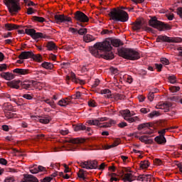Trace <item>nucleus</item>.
<instances>
[{
  "label": "nucleus",
  "mask_w": 182,
  "mask_h": 182,
  "mask_svg": "<svg viewBox=\"0 0 182 182\" xmlns=\"http://www.w3.org/2000/svg\"><path fill=\"white\" fill-rule=\"evenodd\" d=\"M112 45L114 46V48H119V46H123V42L117 38H107L102 43H97L94 45L95 53L100 55V52H102L100 55L101 58L107 60H112V59L114 58V54H113L112 51Z\"/></svg>",
  "instance_id": "f257e3e1"
},
{
  "label": "nucleus",
  "mask_w": 182,
  "mask_h": 182,
  "mask_svg": "<svg viewBox=\"0 0 182 182\" xmlns=\"http://www.w3.org/2000/svg\"><path fill=\"white\" fill-rule=\"evenodd\" d=\"M127 7L121 6V9H112L109 13V16L115 22H127L129 21V14L124 11Z\"/></svg>",
  "instance_id": "f03ea898"
},
{
  "label": "nucleus",
  "mask_w": 182,
  "mask_h": 182,
  "mask_svg": "<svg viewBox=\"0 0 182 182\" xmlns=\"http://www.w3.org/2000/svg\"><path fill=\"white\" fill-rule=\"evenodd\" d=\"M119 55L128 60H139L140 59V53L133 48H122L118 49Z\"/></svg>",
  "instance_id": "7ed1b4c3"
},
{
  "label": "nucleus",
  "mask_w": 182,
  "mask_h": 182,
  "mask_svg": "<svg viewBox=\"0 0 182 182\" xmlns=\"http://www.w3.org/2000/svg\"><path fill=\"white\" fill-rule=\"evenodd\" d=\"M149 25L155 29H158V31H164V29L170 31L171 29L170 25L159 21L156 16L151 17V19L149 21Z\"/></svg>",
  "instance_id": "20e7f679"
},
{
  "label": "nucleus",
  "mask_w": 182,
  "mask_h": 182,
  "mask_svg": "<svg viewBox=\"0 0 182 182\" xmlns=\"http://www.w3.org/2000/svg\"><path fill=\"white\" fill-rule=\"evenodd\" d=\"M121 116L128 122V123H134V122H140V118L139 117H132L134 116V112H130L129 109L121 110L119 111Z\"/></svg>",
  "instance_id": "39448f33"
},
{
  "label": "nucleus",
  "mask_w": 182,
  "mask_h": 182,
  "mask_svg": "<svg viewBox=\"0 0 182 182\" xmlns=\"http://www.w3.org/2000/svg\"><path fill=\"white\" fill-rule=\"evenodd\" d=\"M156 42H168V43H180L182 38L180 37H168L167 36H159Z\"/></svg>",
  "instance_id": "423d86ee"
},
{
  "label": "nucleus",
  "mask_w": 182,
  "mask_h": 182,
  "mask_svg": "<svg viewBox=\"0 0 182 182\" xmlns=\"http://www.w3.org/2000/svg\"><path fill=\"white\" fill-rule=\"evenodd\" d=\"M82 168H86L87 170H93L97 168V161L88 160L85 161L78 162Z\"/></svg>",
  "instance_id": "0eeeda50"
},
{
  "label": "nucleus",
  "mask_w": 182,
  "mask_h": 182,
  "mask_svg": "<svg viewBox=\"0 0 182 182\" xmlns=\"http://www.w3.org/2000/svg\"><path fill=\"white\" fill-rule=\"evenodd\" d=\"M25 33L26 35L31 36L33 39H39L40 38L45 39L46 38V35L42 33H36V30L33 28H26Z\"/></svg>",
  "instance_id": "6e6552de"
},
{
  "label": "nucleus",
  "mask_w": 182,
  "mask_h": 182,
  "mask_svg": "<svg viewBox=\"0 0 182 182\" xmlns=\"http://www.w3.org/2000/svg\"><path fill=\"white\" fill-rule=\"evenodd\" d=\"M166 130H168V129H161L159 132L160 135L155 137L154 140L158 144H166V143H167V140L166 139V137H164Z\"/></svg>",
  "instance_id": "1a4fd4ad"
},
{
  "label": "nucleus",
  "mask_w": 182,
  "mask_h": 182,
  "mask_svg": "<svg viewBox=\"0 0 182 182\" xmlns=\"http://www.w3.org/2000/svg\"><path fill=\"white\" fill-rule=\"evenodd\" d=\"M54 19L55 21V23L60 25V23H63L65 22H71L72 18L70 17H68L63 14H56L54 16Z\"/></svg>",
  "instance_id": "9d476101"
},
{
  "label": "nucleus",
  "mask_w": 182,
  "mask_h": 182,
  "mask_svg": "<svg viewBox=\"0 0 182 182\" xmlns=\"http://www.w3.org/2000/svg\"><path fill=\"white\" fill-rule=\"evenodd\" d=\"M74 18L76 21H79V22L86 23L89 22V17L85 14V13L77 11L74 14Z\"/></svg>",
  "instance_id": "9b49d317"
},
{
  "label": "nucleus",
  "mask_w": 182,
  "mask_h": 182,
  "mask_svg": "<svg viewBox=\"0 0 182 182\" xmlns=\"http://www.w3.org/2000/svg\"><path fill=\"white\" fill-rule=\"evenodd\" d=\"M172 105L170 102H159V105L156 106V109H161L164 110L165 112H170V107Z\"/></svg>",
  "instance_id": "f8f14e48"
},
{
  "label": "nucleus",
  "mask_w": 182,
  "mask_h": 182,
  "mask_svg": "<svg viewBox=\"0 0 182 182\" xmlns=\"http://www.w3.org/2000/svg\"><path fill=\"white\" fill-rule=\"evenodd\" d=\"M107 120V117H101L97 119H90L87 121V123L90 126H98V127H100V124H102L100 122H106Z\"/></svg>",
  "instance_id": "ddd939ff"
},
{
  "label": "nucleus",
  "mask_w": 182,
  "mask_h": 182,
  "mask_svg": "<svg viewBox=\"0 0 182 182\" xmlns=\"http://www.w3.org/2000/svg\"><path fill=\"white\" fill-rule=\"evenodd\" d=\"M149 127H150L149 123L141 124L138 126V130H143V129H144L145 130L147 129L146 132H144V134H153V133H154V131H150Z\"/></svg>",
  "instance_id": "4468645a"
},
{
  "label": "nucleus",
  "mask_w": 182,
  "mask_h": 182,
  "mask_svg": "<svg viewBox=\"0 0 182 182\" xmlns=\"http://www.w3.org/2000/svg\"><path fill=\"white\" fill-rule=\"evenodd\" d=\"M20 86H21L22 89H26V90H32V87H33V81H21Z\"/></svg>",
  "instance_id": "2eb2a0df"
},
{
  "label": "nucleus",
  "mask_w": 182,
  "mask_h": 182,
  "mask_svg": "<svg viewBox=\"0 0 182 182\" xmlns=\"http://www.w3.org/2000/svg\"><path fill=\"white\" fill-rule=\"evenodd\" d=\"M71 102H72V98L65 97L59 100L58 102V105L61 107H66V106L70 105Z\"/></svg>",
  "instance_id": "dca6fc26"
},
{
  "label": "nucleus",
  "mask_w": 182,
  "mask_h": 182,
  "mask_svg": "<svg viewBox=\"0 0 182 182\" xmlns=\"http://www.w3.org/2000/svg\"><path fill=\"white\" fill-rule=\"evenodd\" d=\"M32 56H33V53L32 51H23L18 55V59H29V58H32Z\"/></svg>",
  "instance_id": "f3484780"
},
{
  "label": "nucleus",
  "mask_w": 182,
  "mask_h": 182,
  "mask_svg": "<svg viewBox=\"0 0 182 182\" xmlns=\"http://www.w3.org/2000/svg\"><path fill=\"white\" fill-rule=\"evenodd\" d=\"M7 85L12 89H20L21 80H12L7 82Z\"/></svg>",
  "instance_id": "a211bd4d"
},
{
  "label": "nucleus",
  "mask_w": 182,
  "mask_h": 182,
  "mask_svg": "<svg viewBox=\"0 0 182 182\" xmlns=\"http://www.w3.org/2000/svg\"><path fill=\"white\" fill-rule=\"evenodd\" d=\"M124 182H132L134 181V180H136V176H134L133 175V173H124V178H122Z\"/></svg>",
  "instance_id": "6ab92c4d"
},
{
  "label": "nucleus",
  "mask_w": 182,
  "mask_h": 182,
  "mask_svg": "<svg viewBox=\"0 0 182 182\" xmlns=\"http://www.w3.org/2000/svg\"><path fill=\"white\" fill-rule=\"evenodd\" d=\"M14 73L17 75H29L31 70L28 69L16 68L13 70Z\"/></svg>",
  "instance_id": "aec40b11"
},
{
  "label": "nucleus",
  "mask_w": 182,
  "mask_h": 182,
  "mask_svg": "<svg viewBox=\"0 0 182 182\" xmlns=\"http://www.w3.org/2000/svg\"><path fill=\"white\" fill-rule=\"evenodd\" d=\"M138 181H146L150 182L151 181V175L146 174V175H140L137 177Z\"/></svg>",
  "instance_id": "412c9836"
},
{
  "label": "nucleus",
  "mask_w": 182,
  "mask_h": 182,
  "mask_svg": "<svg viewBox=\"0 0 182 182\" xmlns=\"http://www.w3.org/2000/svg\"><path fill=\"white\" fill-rule=\"evenodd\" d=\"M23 177L27 182H39L38 178L31 174H23Z\"/></svg>",
  "instance_id": "4be33fe9"
},
{
  "label": "nucleus",
  "mask_w": 182,
  "mask_h": 182,
  "mask_svg": "<svg viewBox=\"0 0 182 182\" xmlns=\"http://www.w3.org/2000/svg\"><path fill=\"white\" fill-rule=\"evenodd\" d=\"M85 141V139L80 138H71L67 140V143H70L71 144H80Z\"/></svg>",
  "instance_id": "5701e85b"
},
{
  "label": "nucleus",
  "mask_w": 182,
  "mask_h": 182,
  "mask_svg": "<svg viewBox=\"0 0 182 182\" xmlns=\"http://www.w3.org/2000/svg\"><path fill=\"white\" fill-rule=\"evenodd\" d=\"M149 137L150 136L147 135L141 136V137H139V140L140 141H141L142 143H145L146 144H152L154 141L151 139H149Z\"/></svg>",
  "instance_id": "b1692460"
},
{
  "label": "nucleus",
  "mask_w": 182,
  "mask_h": 182,
  "mask_svg": "<svg viewBox=\"0 0 182 182\" xmlns=\"http://www.w3.org/2000/svg\"><path fill=\"white\" fill-rule=\"evenodd\" d=\"M21 26H18L14 23H6L5 24V29L6 31H14V29H19Z\"/></svg>",
  "instance_id": "393cba45"
},
{
  "label": "nucleus",
  "mask_w": 182,
  "mask_h": 182,
  "mask_svg": "<svg viewBox=\"0 0 182 182\" xmlns=\"http://www.w3.org/2000/svg\"><path fill=\"white\" fill-rule=\"evenodd\" d=\"M120 144V139H117L114 141L113 144L111 145H105L104 146V150H109V149H113V147H117Z\"/></svg>",
  "instance_id": "a878e982"
},
{
  "label": "nucleus",
  "mask_w": 182,
  "mask_h": 182,
  "mask_svg": "<svg viewBox=\"0 0 182 182\" xmlns=\"http://www.w3.org/2000/svg\"><path fill=\"white\" fill-rule=\"evenodd\" d=\"M1 76L6 80H12L15 77V75L10 73H3L1 74Z\"/></svg>",
  "instance_id": "bb28decb"
},
{
  "label": "nucleus",
  "mask_w": 182,
  "mask_h": 182,
  "mask_svg": "<svg viewBox=\"0 0 182 182\" xmlns=\"http://www.w3.org/2000/svg\"><path fill=\"white\" fill-rule=\"evenodd\" d=\"M51 120L52 118L49 115H46L40 119L39 122L40 123H43V124H48Z\"/></svg>",
  "instance_id": "cd10ccee"
},
{
  "label": "nucleus",
  "mask_w": 182,
  "mask_h": 182,
  "mask_svg": "<svg viewBox=\"0 0 182 182\" xmlns=\"http://www.w3.org/2000/svg\"><path fill=\"white\" fill-rule=\"evenodd\" d=\"M46 48H48V50H56V49H58L56 44H55L53 41L47 43Z\"/></svg>",
  "instance_id": "c85d7f7f"
},
{
  "label": "nucleus",
  "mask_w": 182,
  "mask_h": 182,
  "mask_svg": "<svg viewBox=\"0 0 182 182\" xmlns=\"http://www.w3.org/2000/svg\"><path fill=\"white\" fill-rule=\"evenodd\" d=\"M112 124H116V122L113 119H110L109 122H105L104 124L101 123L100 127L106 129L107 127H111Z\"/></svg>",
  "instance_id": "c756f323"
},
{
  "label": "nucleus",
  "mask_w": 182,
  "mask_h": 182,
  "mask_svg": "<svg viewBox=\"0 0 182 182\" xmlns=\"http://www.w3.org/2000/svg\"><path fill=\"white\" fill-rule=\"evenodd\" d=\"M132 28L134 31H140L141 29V21H138L132 23Z\"/></svg>",
  "instance_id": "7c9ffc66"
},
{
  "label": "nucleus",
  "mask_w": 182,
  "mask_h": 182,
  "mask_svg": "<svg viewBox=\"0 0 182 182\" xmlns=\"http://www.w3.org/2000/svg\"><path fill=\"white\" fill-rule=\"evenodd\" d=\"M73 129L75 132H80V130H86V126L82 124H79L73 126Z\"/></svg>",
  "instance_id": "2f4dec72"
},
{
  "label": "nucleus",
  "mask_w": 182,
  "mask_h": 182,
  "mask_svg": "<svg viewBox=\"0 0 182 182\" xmlns=\"http://www.w3.org/2000/svg\"><path fill=\"white\" fill-rule=\"evenodd\" d=\"M84 41L86 42L87 43H89V42H93L95 41V37L90 34H87L84 36L83 37Z\"/></svg>",
  "instance_id": "473e14b6"
},
{
  "label": "nucleus",
  "mask_w": 182,
  "mask_h": 182,
  "mask_svg": "<svg viewBox=\"0 0 182 182\" xmlns=\"http://www.w3.org/2000/svg\"><path fill=\"white\" fill-rule=\"evenodd\" d=\"M101 95H105V97L110 99V97H112V91H110L109 89L102 90Z\"/></svg>",
  "instance_id": "72a5a7b5"
},
{
  "label": "nucleus",
  "mask_w": 182,
  "mask_h": 182,
  "mask_svg": "<svg viewBox=\"0 0 182 182\" xmlns=\"http://www.w3.org/2000/svg\"><path fill=\"white\" fill-rule=\"evenodd\" d=\"M41 66H43L44 69H48L50 70H52V69H53V64L48 62L43 63Z\"/></svg>",
  "instance_id": "f704fd0d"
},
{
  "label": "nucleus",
  "mask_w": 182,
  "mask_h": 182,
  "mask_svg": "<svg viewBox=\"0 0 182 182\" xmlns=\"http://www.w3.org/2000/svg\"><path fill=\"white\" fill-rule=\"evenodd\" d=\"M139 166L141 168H148L150 166V162H149V161H141Z\"/></svg>",
  "instance_id": "c9c22d12"
},
{
  "label": "nucleus",
  "mask_w": 182,
  "mask_h": 182,
  "mask_svg": "<svg viewBox=\"0 0 182 182\" xmlns=\"http://www.w3.org/2000/svg\"><path fill=\"white\" fill-rule=\"evenodd\" d=\"M168 82H170V83H172L173 85H174V83L177 82V77H175L174 75H169L168 77Z\"/></svg>",
  "instance_id": "e433bc0d"
},
{
  "label": "nucleus",
  "mask_w": 182,
  "mask_h": 182,
  "mask_svg": "<svg viewBox=\"0 0 182 182\" xmlns=\"http://www.w3.org/2000/svg\"><path fill=\"white\" fill-rule=\"evenodd\" d=\"M31 58L33 59V60H36V62H42V55L39 54L35 55L33 53V55H31Z\"/></svg>",
  "instance_id": "4c0bfd02"
},
{
  "label": "nucleus",
  "mask_w": 182,
  "mask_h": 182,
  "mask_svg": "<svg viewBox=\"0 0 182 182\" xmlns=\"http://www.w3.org/2000/svg\"><path fill=\"white\" fill-rule=\"evenodd\" d=\"M33 21L35 22H40L41 23H43V22H45V18L43 17H39V16H33Z\"/></svg>",
  "instance_id": "58836bf2"
},
{
  "label": "nucleus",
  "mask_w": 182,
  "mask_h": 182,
  "mask_svg": "<svg viewBox=\"0 0 182 182\" xmlns=\"http://www.w3.org/2000/svg\"><path fill=\"white\" fill-rule=\"evenodd\" d=\"M126 99V96L122 94H116L114 95V100H124Z\"/></svg>",
  "instance_id": "ea45409f"
},
{
  "label": "nucleus",
  "mask_w": 182,
  "mask_h": 182,
  "mask_svg": "<svg viewBox=\"0 0 182 182\" xmlns=\"http://www.w3.org/2000/svg\"><path fill=\"white\" fill-rule=\"evenodd\" d=\"M43 102H45V103H47V105H49V106H50V107H52L53 109H55V107H56V105H55L54 101H50V100L46 99V100H44Z\"/></svg>",
  "instance_id": "a19ab883"
},
{
  "label": "nucleus",
  "mask_w": 182,
  "mask_h": 182,
  "mask_svg": "<svg viewBox=\"0 0 182 182\" xmlns=\"http://www.w3.org/2000/svg\"><path fill=\"white\" fill-rule=\"evenodd\" d=\"M158 116H160V112L157 111H154L149 114V117H151V119H153V117H158Z\"/></svg>",
  "instance_id": "79ce46f5"
},
{
  "label": "nucleus",
  "mask_w": 182,
  "mask_h": 182,
  "mask_svg": "<svg viewBox=\"0 0 182 182\" xmlns=\"http://www.w3.org/2000/svg\"><path fill=\"white\" fill-rule=\"evenodd\" d=\"M78 35H86L87 33V29L81 28L79 30H77Z\"/></svg>",
  "instance_id": "37998d69"
},
{
  "label": "nucleus",
  "mask_w": 182,
  "mask_h": 182,
  "mask_svg": "<svg viewBox=\"0 0 182 182\" xmlns=\"http://www.w3.org/2000/svg\"><path fill=\"white\" fill-rule=\"evenodd\" d=\"M80 173H78V174H77L79 178H82V180H83L84 181H86V177H85V170L80 169Z\"/></svg>",
  "instance_id": "c03bdc74"
},
{
  "label": "nucleus",
  "mask_w": 182,
  "mask_h": 182,
  "mask_svg": "<svg viewBox=\"0 0 182 182\" xmlns=\"http://www.w3.org/2000/svg\"><path fill=\"white\" fill-rule=\"evenodd\" d=\"M30 173H31V174H38V173H39L38 167L36 168V167L32 166L30 168Z\"/></svg>",
  "instance_id": "a18cd8bd"
},
{
  "label": "nucleus",
  "mask_w": 182,
  "mask_h": 182,
  "mask_svg": "<svg viewBox=\"0 0 182 182\" xmlns=\"http://www.w3.org/2000/svg\"><path fill=\"white\" fill-rule=\"evenodd\" d=\"M52 180H53V178L50 176H46L43 179H41L40 181L41 182H51Z\"/></svg>",
  "instance_id": "49530a36"
},
{
  "label": "nucleus",
  "mask_w": 182,
  "mask_h": 182,
  "mask_svg": "<svg viewBox=\"0 0 182 182\" xmlns=\"http://www.w3.org/2000/svg\"><path fill=\"white\" fill-rule=\"evenodd\" d=\"M161 62L163 65H170V61L166 58H161Z\"/></svg>",
  "instance_id": "de8ad7c7"
},
{
  "label": "nucleus",
  "mask_w": 182,
  "mask_h": 182,
  "mask_svg": "<svg viewBox=\"0 0 182 182\" xmlns=\"http://www.w3.org/2000/svg\"><path fill=\"white\" fill-rule=\"evenodd\" d=\"M70 78L72 79L73 82H75V83H77V78H76V75L75 73H70Z\"/></svg>",
  "instance_id": "09e8293b"
},
{
  "label": "nucleus",
  "mask_w": 182,
  "mask_h": 182,
  "mask_svg": "<svg viewBox=\"0 0 182 182\" xmlns=\"http://www.w3.org/2000/svg\"><path fill=\"white\" fill-rule=\"evenodd\" d=\"M22 97H23V99H26L27 100H32V99H33V97L29 94H24Z\"/></svg>",
  "instance_id": "8fccbe9b"
},
{
  "label": "nucleus",
  "mask_w": 182,
  "mask_h": 182,
  "mask_svg": "<svg viewBox=\"0 0 182 182\" xmlns=\"http://www.w3.org/2000/svg\"><path fill=\"white\" fill-rule=\"evenodd\" d=\"M88 106H90V107H96V102L95 100H91L88 101Z\"/></svg>",
  "instance_id": "3c124183"
},
{
  "label": "nucleus",
  "mask_w": 182,
  "mask_h": 182,
  "mask_svg": "<svg viewBox=\"0 0 182 182\" xmlns=\"http://www.w3.org/2000/svg\"><path fill=\"white\" fill-rule=\"evenodd\" d=\"M154 99V92H149L148 95V100L149 102H153V100Z\"/></svg>",
  "instance_id": "603ef678"
},
{
  "label": "nucleus",
  "mask_w": 182,
  "mask_h": 182,
  "mask_svg": "<svg viewBox=\"0 0 182 182\" xmlns=\"http://www.w3.org/2000/svg\"><path fill=\"white\" fill-rule=\"evenodd\" d=\"M102 35H109V33H113V31H109L107 29H105L101 33Z\"/></svg>",
  "instance_id": "864d4df0"
},
{
  "label": "nucleus",
  "mask_w": 182,
  "mask_h": 182,
  "mask_svg": "<svg viewBox=\"0 0 182 182\" xmlns=\"http://www.w3.org/2000/svg\"><path fill=\"white\" fill-rule=\"evenodd\" d=\"M155 68L159 72H161V69H163V65L155 63Z\"/></svg>",
  "instance_id": "5fc2aeb1"
},
{
  "label": "nucleus",
  "mask_w": 182,
  "mask_h": 182,
  "mask_svg": "<svg viewBox=\"0 0 182 182\" xmlns=\"http://www.w3.org/2000/svg\"><path fill=\"white\" fill-rule=\"evenodd\" d=\"M38 173L39 172H43V171L46 173V171H48V170H46V168H45L43 166H38Z\"/></svg>",
  "instance_id": "6e6d98bb"
},
{
  "label": "nucleus",
  "mask_w": 182,
  "mask_h": 182,
  "mask_svg": "<svg viewBox=\"0 0 182 182\" xmlns=\"http://www.w3.org/2000/svg\"><path fill=\"white\" fill-rule=\"evenodd\" d=\"M0 164L2 166H6L8 164V161L4 158H1L0 159Z\"/></svg>",
  "instance_id": "4d7b16f0"
},
{
  "label": "nucleus",
  "mask_w": 182,
  "mask_h": 182,
  "mask_svg": "<svg viewBox=\"0 0 182 182\" xmlns=\"http://www.w3.org/2000/svg\"><path fill=\"white\" fill-rule=\"evenodd\" d=\"M154 163L155 164H156V166H161L163 164V162L161 161V159H156L154 161Z\"/></svg>",
  "instance_id": "13d9d810"
},
{
  "label": "nucleus",
  "mask_w": 182,
  "mask_h": 182,
  "mask_svg": "<svg viewBox=\"0 0 182 182\" xmlns=\"http://www.w3.org/2000/svg\"><path fill=\"white\" fill-rule=\"evenodd\" d=\"M100 83V80H99L98 79H96L94 82V84L92 86L95 89L97 87V86H99Z\"/></svg>",
  "instance_id": "bf43d9fd"
},
{
  "label": "nucleus",
  "mask_w": 182,
  "mask_h": 182,
  "mask_svg": "<svg viewBox=\"0 0 182 182\" xmlns=\"http://www.w3.org/2000/svg\"><path fill=\"white\" fill-rule=\"evenodd\" d=\"M176 13L177 15H178V16H180V18H182V7H179L176 9Z\"/></svg>",
  "instance_id": "052dcab7"
},
{
  "label": "nucleus",
  "mask_w": 182,
  "mask_h": 182,
  "mask_svg": "<svg viewBox=\"0 0 182 182\" xmlns=\"http://www.w3.org/2000/svg\"><path fill=\"white\" fill-rule=\"evenodd\" d=\"M6 64H1L0 65V72H4V70H6L7 69Z\"/></svg>",
  "instance_id": "680f3d73"
},
{
  "label": "nucleus",
  "mask_w": 182,
  "mask_h": 182,
  "mask_svg": "<svg viewBox=\"0 0 182 182\" xmlns=\"http://www.w3.org/2000/svg\"><path fill=\"white\" fill-rule=\"evenodd\" d=\"M140 112H141V113H144V114H146L149 113V112H150V109H147V108H141L140 109Z\"/></svg>",
  "instance_id": "e2e57ef3"
},
{
  "label": "nucleus",
  "mask_w": 182,
  "mask_h": 182,
  "mask_svg": "<svg viewBox=\"0 0 182 182\" xmlns=\"http://www.w3.org/2000/svg\"><path fill=\"white\" fill-rule=\"evenodd\" d=\"M33 14H35V12L33 11V9L30 7L27 9V14L28 15H33Z\"/></svg>",
  "instance_id": "0e129e2a"
},
{
  "label": "nucleus",
  "mask_w": 182,
  "mask_h": 182,
  "mask_svg": "<svg viewBox=\"0 0 182 182\" xmlns=\"http://www.w3.org/2000/svg\"><path fill=\"white\" fill-rule=\"evenodd\" d=\"M14 181H15V179H14V177H7L4 180V182H14Z\"/></svg>",
  "instance_id": "69168bd1"
},
{
  "label": "nucleus",
  "mask_w": 182,
  "mask_h": 182,
  "mask_svg": "<svg viewBox=\"0 0 182 182\" xmlns=\"http://www.w3.org/2000/svg\"><path fill=\"white\" fill-rule=\"evenodd\" d=\"M127 126V123L126 122H121L118 124V127H120L121 129H123V127H126Z\"/></svg>",
  "instance_id": "338daca9"
},
{
  "label": "nucleus",
  "mask_w": 182,
  "mask_h": 182,
  "mask_svg": "<svg viewBox=\"0 0 182 182\" xmlns=\"http://www.w3.org/2000/svg\"><path fill=\"white\" fill-rule=\"evenodd\" d=\"M73 99H80V92H77L75 95H73Z\"/></svg>",
  "instance_id": "774afa93"
}]
</instances>
